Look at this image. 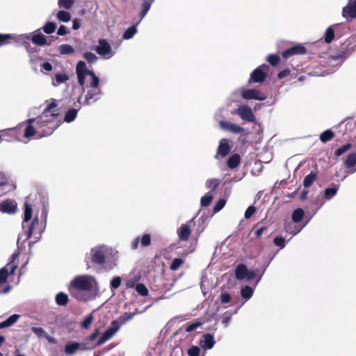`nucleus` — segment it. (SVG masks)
Segmentation results:
<instances>
[{
	"label": "nucleus",
	"mask_w": 356,
	"mask_h": 356,
	"mask_svg": "<svg viewBox=\"0 0 356 356\" xmlns=\"http://www.w3.org/2000/svg\"><path fill=\"white\" fill-rule=\"evenodd\" d=\"M317 175L316 173L314 172H311L309 175H307L303 180V186L305 188L309 187L316 179Z\"/></svg>",
	"instance_id": "31"
},
{
	"label": "nucleus",
	"mask_w": 356,
	"mask_h": 356,
	"mask_svg": "<svg viewBox=\"0 0 356 356\" xmlns=\"http://www.w3.org/2000/svg\"><path fill=\"white\" fill-rule=\"evenodd\" d=\"M307 53V49L302 44H297L284 51L282 54L285 59L294 55H302Z\"/></svg>",
	"instance_id": "12"
},
{
	"label": "nucleus",
	"mask_w": 356,
	"mask_h": 356,
	"mask_svg": "<svg viewBox=\"0 0 356 356\" xmlns=\"http://www.w3.org/2000/svg\"><path fill=\"white\" fill-rule=\"evenodd\" d=\"M152 238L149 234H144L142 236H138L131 242V248L136 250L138 248L139 243L141 247H147L151 244Z\"/></svg>",
	"instance_id": "14"
},
{
	"label": "nucleus",
	"mask_w": 356,
	"mask_h": 356,
	"mask_svg": "<svg viewBox=\"0 0 356 356\" xmlns=\"http://www.w3.org/2000/svg\"><path fill=\"white\" fill-rule=\"evenodd\" d=\"M55 300L56 304L59 306H66L69 302L67 295L63 292H60L56 294Z\"/></svg>",
	"instance_id": "27"
},
{
	"label": "nucleus",
	"mask_w": 356,
	"mask_h": 356,
	"mask_svg": "<svg viewBox=\"0 0 356 356\" xmlns=\"http://www.w3.org/2000/svg\"><path fill=\"white\" fill-rule=\"evenodd\" d=\"M99 334V328H95L93 330L92 333L86 339L87 341H88L89 342L95 341L97 338Z\"/></svg>",
	"instance_id": "64"
},
{
	"label": "nucleus",
	"mask_w": 356,
	"mask_h": 356,
	"mask_svg": "<svg viewBox=\"0 0 356 356\" xmlns=\"http://www.w3.org/2000/svg\"><path fill=\"white\" fill-rule=\"evenodd\" d=\"M213 200V195L208 193L201 198V205L202 207H208Z\"/></svg>",
	"instance_id": "52"
},
{
	"label": "nucleus",
	"mask_w": 356,
	"mask_h": 356,
	"mask_svg": "<svg viewBox=\"0 0 356 356\" xmlns=\"http://www.w3.org/2000/svg\"><path fill=\"white\" fill-rule=\"evenodd\" d=\"M137 28L136 26L134 25L129 27L123 34V38L125 40H129L133 38V36L136 33Z\"/></svg>",
	"instance_id": "42"
},
{
	"label": "nucleus",
	"mask_w": 356,
	"mask_h": 356,
	"mask_svg": "<svg viewBox=\"0 0 356 356\" xmlns=\"http://www.w3.org/2000/svg\"><path fill=\"white\" fill-rule=\"evenodd\" d=\"M241 161V156L236 153L228 158L227 165L229 169H235L240 165Z\"/></svg>",
	"instance_id": "21"
},
{
	"label": "nucleus",
	"mask_w": 356,
	"mask_h": 356,
	"mask_svg": "<svg viewBox=\"0 0 356 356\" xmlns=\"http://www.w3.org/2000/svg\"><path fill=\"white\" fill-rule=\"evenodd\" d=\"M98 45L95 47L96 52L102 56H106L110 55L111 57L112 54V49L110 44L104 39H100L98 41Z\"/></svg>",
	"instance_id": "10"
},
{
	"label": "nucleus",
	"mask_w": 356,
	"mask_h": 356,
	"mask_svg": "<svg viewBox=\"0 0 356 356\" xmlns=\"http://www.w3.org/2000/svg\"><path fill=\"white\" fill-rule=\"evenodd\" d=\"M202 325V322H200L198 320H195V322H193L192 323H187L185 325L186 326L185 330L187 332H191L195 330V329H197L198 327H200Z\"/></svg>",
	"instance_id": "46"
},
{
	"label": "nucleus",
	"mask_w": 356,
	"mask_h": 356,
	"mask_svg": "<svg viewBox=\"0 0 356 356\" xmlns=\"http://www.w3.org/2000/svg\"><path fill=\"white\" fill-rule=\"evenodd\" d=\"M76 73L77 75L78 83L82 86L83 90H84L86 76L88 75L91 76L90 86L92 87V89L89 90L87 92L84 99V104H90L91 100L92 99L94 102L97 101L99 99L97 96L101 94V90L97 88L99 83V77L95 74L93 70H88L86 63L81 60L79 61L76 64Z\"/></svg>",
	"instance_id": "1"
},
{
	"label": "nucleus",
	"mask_w": 356,
	"mask_h": 356,
	"mask_svg": "<svg viewBox=\"0 0 356 356\" xmlns=\"http://www.w3.org/2000/svg\"><path fill=\"white\" fill-rule=\"evenodd\" d=\"M352 147V145L350 143H347L342 147L338 148L334 152V155L336 156H340L343 154H344L346 152H347L348 149H350Z\"/></svg>",
	"instance_id": "51"
},
{
	"label": "nucleus",
	"mask_w": 356,
	"mask_h": 356,
	"mask_svg": "<svg viewBox=\"0 0 356 356\" xmlns=\"http://www.w3.org/2000/svg\"><path fill=\"white\" fill-rule=\"evenodd\" d=\"M241 96L244 99H256L263 101L266 99V96L257 89H245L241 92Z\"/></svg>",
	"instance_id": "8"
},
{
	"label": "nucleus",
	"mask_w": 356,
	"mask_h": 356,
	"mask_svg": "<svg viewBox=\"0 0 356 356\" xmlns=\"http://www.w3.org/2000/svg\"><path fill=\"white\" fill-rule=\"evenodd\" d=\"M31 330L33 333H35L39 338L45 337L47 338L49 341H51L52 338L49 337L44 330L42 327H33L31 328Z\"/></svg>",
	"instance_id": "36"
},
{
	"label": "nucleus",
	"mask_w": 356,
	"mask_h": 356,
	"mask_svg": "<svg viewBox=\"0 0 356 356\" xmlns=\"http://www.w3.org/2000/svg\"><path fill=\"white\" fill-rule=\"evenodd\" d=\"M136 290L140 295L143 296H147L148 295V289L143 283H138L136 285Z\"/></svg>",
	"instance_id": "47"
},
{
	"label": "nucleus",
	"mask_w": 356,
	"mask_h": 356,
	"mask_svg": "<svg viewBox=\"0 0 356 356\" xmlns=\"http://www.w3.org/2000/svg\"><path fill=\"white\" fill-rule=\"evenodd\" d=\"M347 168H352L356 165V153L349 154L345 161Z\"/></svg>",
	"instance_id": "43"
},
{
	"label": "nucleus",
	"mask_w": 356,
	"mask_h": 356,
	"mask_svg": "<svg viewBox=\"0 0 356 356\" xmlns=\"http://www.w3.org/2000/svg\"><path fill=\"white\" fill-rule=\"evenodd\" d=\"M334 137V133L332 130L327 129L321 134L320 140L322 143H325L332 140Z\"/></svg>",
	"instance_id": "30"
},
{
	"label": "nucleus",
	"mask_w": 356,
	"mask_h": 356,
	"mask_svg": "<svg viewBox=\"0 0 356 356\" xmlns=\"http://www.w3.org/2000/svg\"><path fill=\"white\" fill-rule=\"evenodd\" d=\"M274 244L280 248H284L286 245L285 239L282 237H275L273 241Z\"/></svg>",
	"instance_id": "60"
},
{
	"label": "nucleus",
	"mask_w": 356,
	"mask_h": 356,
	"mask_svg": "<svg viewBox=\"0 0 356 356\" xmlns=\"http://www.w3.org/2000/svg\"><path fill=\"white\" fill-rule=\"evenodd\" d=\"M334 38V31L333 27L331 26L328 27L325 31L324 35L325 42L330 44Z\"/></svg>",
	"instance_id": "38"
},
{
	"label": "nucleus",
	"mask_w": 356,
	"mask_h": 356,
	"mask_svg": "<svg viewBox=\"0 0 356 356\" xmlns=\"http://www.w3.org/2000/svg\"><path fill=\"white\" fill-rule=\"evenodd\" d=\"M75 0H58V5L60 8L70 10L74 5Z\"/></svg>",
	"instance_id": "40"
},
{
	"label": "nucleus",
	"mask_w": 356,
	"mask_h": 356,
	"mask_svg": "<svg viewBox=\"0 0 356 356\" xmlns=\"http://www.w3.org/2000/svg\"><path fill=\"white\" fill-rule=\"evenodd\" d=\"M58 106L56 100H53L44 110L42 114L49 115V113H56L54 108H56Z\"/></svg>",
	"instance_id": "49"
},
{
	"label": "nucleus",
	"mask_w": 356,
	"mask_h": 356,
	"mask_svg": "<svg viewBox=\"0 0 356 356\" xmlns=\"http://www.w3.org/2000/svg\"><path fill=\"white\" fill-rule=\"evenodd\" d=\"M339 190V185L334 186L331 188H327L324 192V197L326 200H330L337 193Z\"/></svg>",
	"instance_id": "33"
},
{
	"label": "nucleus",
	"mask_w": 356,
	"mask_h": 356,
	"mask_svg": "<svg viewBox=\"0 0 356 356\" xmlns=\"http://www.w3.org/2000/svg\"><path fill=\"white\" fill-rule=\"evenodd\" d=\"M16 134H17V129H10L1 131L0 135L4 136H3L4 138H2V141L12 142L15 140Z\"/></svg>",
	"instance_id": "23"
},
{
	"label": "nucleus",
	"mask_w": 356,
	"mask_h": 356,
	"mask_svg": "<svg viewBox=\"0 0 356 356\" xmlns=\"http://www.w3.org/2000/svg\"><path fill=\"white\" fill-rule=\"evenodd\" d=\"M59 113H51L50 115L42 114L35 118V126L38 129V136L40 138L51 135L58 127L56 120Z\"/></svg>",
	"instance_id": "3"
},
{
	"label": "nucleus",
	"mask_w": 356,
	"mask_h": 356,
	"mask_svg": "<svg viewBox=\"0 0 356 356\" xmlns=\"http://www.w3.org/2000/svg\"><path fill=\"white\" fill-rule=\"evenodd\" d=\"M188 356H199L200 353V348L197 346H193L188 349Z\"/></svg>",
	"instance_id": "55"
},
{
	"label": "nucleus",
	"mask_w": 356,
	"mask_h": 356,
	"mask_svg": "<svg viewBox=\"0 0 356 356\" xmlns=\"http://www.w3.org/2000/svg\"><path fill=\"white\" fill-rule=\"evenodd\" d=\"M234 113L238 115L243 120L250 122H253L255 121V117L251 108L246 105L240 106L235 111Z\"/></svg>",
	"instance_id": "7"
},
{
	"label": "nucleus",
	"mask_w": 356,
	"mask_h": 356,
	"mask_svg": "<svg viewBox=\"0 0 356 356\" xmlns=\"http://www.w3.org/2000/svg\"><path fill=\"white\" fill-rule=\"evenodd\" d=\"M19 318V314H13L8 317L6 320L0 323V329L10 327L13 325Z\"/></svg>",
	"instance_id": "25"
},
{
	"label": "nucleus",
	"mask_w": 356,
	"mask_h": 356,
	"mask_svg": "<svg viewBox=\"0 0 356 356\" xmlns=\"http://www.w3.org/2000/svg\"><path fill=\"white\" fill-rule=\"evenodd\" d=\"M92 284L87 275L77 276L73 279L68 287L70 295L79 301L87 302L92 298L90 291Z\"/></svg>",
	"instance_id": "2"
},
{
	"label": "nucleus",
	"mask_w": 356,
	"mask_h": 356,
	"mask_svg": "<svg viewBox=\"0 0 356 356\" xmlns=\"http://www.w3.org/2000/svg\"><path fill=\"white\" fill-rule=\"evenodd\" d=\"M68 76L65 74H57L55 79L58 83H64L68 80Z\"/></svg>",
	"instance_id": "62"
},
{
	"label": "nucleus",
	"mask_w": 356,
	"mask_h": 356,
	"mask_svg": "<svg viewBox=\"0 0 356 356\" xmlns=\"http://www.w3.org/2000/svg\"><path fill=\"white\" fill-rule=\"evenodd\" d=\"M135 314V312H125L123 314H122L117 321H118L120 325L125 324L127 322L131 320Z\"/></svg>",
	"instance_id": "34"
},
{
	"label": "nucleus",
	"mask_w": 356,
	"mask_h": 356,
	"mask_svg": "<svg viewBox=\"0 0 356 356\" xmlns=\"http://www.w3.org/2000/svg\"><path fill=\"white\" fill-rule=\"evenodd\" d=\"M231 146L229 143V140L226 138H222L219 142V145L218 147L217 155L216 158H218V155H220L221 157H225L229 154L231 150Z\"/></svg>",
	"instance_id": "18"
},
{
	"label": "nucleus",
	"mask_w": 356,
	"mask_h": 356,
	"mask_svg": "<svg viewBox=\"0 0 356 356\" xmlns=\"http://www.w3.org/2000/svg\"><path fill=\"white\" fill-rule=\"evenodd\" d=\"M241 295L243 298L248 300L253 295V289L249 286H245L241 289Z\"/></svg>",
	"instance_id": "41"
},
{
	"label": "nucleus",
	"mask_w": 356,
	"mask_h": 356,
	"mask_svg": "<svg viewBox=\"0 0 356 356\" xmlns=\"http://www.w3.org/2000/svg\"><path fill=\"white\" fill-rule=\"evenodd\" d=\"M219 184L220 181L217 179H209L207 181V187L212 190H215Z\"/></svg>",
	"instance_id": "54"
},
{
	"label": "nucleus",
	"mask_w": 356,
	"mask_h": 356,
	"mask_svg": "<svg viewBox=\"0 0 356 356\" xmlns=\"http://www.w3.org/2000/svg\"><path fill=\"white\" fill-rule=\"evenodd\" d=\"M192 220L188 221L186 224H181L180 227H179L177 230V234L179 236V238L183 241H187L191 236V223Z\"/></svg>",
	"instance_id": "13"
},
{
	"label": "nucleus",
	"mask_w": 356,
	"mask_h": 356,
	"mask_svg": "<svg viewBox=\"0 0 356 356\" xmlns=\"http://www.w3.org/2000/svg\"><path fill=\"white\" fill-rule=\"evenodd\" d=\"M121 284V278L120 277H115L111 281V289H116Z\"/></svg>",
	"instance_id": "61"
},
{
	"label": "nucleus",
	"mask_w": 356,
	"mask_h": 356,
	"mask_svg": "<svg viewBox=\"0 0 356 356\" xmlns=\"http://www.w3.org/2000/svg\"><path fill=\"white\" fill-rule=\"evenodd\" d=\"M77 113L78 111L76 108H71L68 110L65 113L64 120L68 123L73 122L77 116Z\"/></svg>",
	"instance_id": "32"
},
{
	"label": "nucleus",
	"mask_w": 356,
	"mask_h": 356,
	"mask_svg": "<svg viewBox=\"0 0 356 356\" xmlns=\"http://www.w3.org/2000/svg\"><path fill=\"white\" fill-rule=\"evenodd\" d=\"M91 261L93 264L102 265L106 262V253L102 248L91 250Z\"/></svg>",
	"instance_id": "11"
},
{
	"label": "nucleus",
	"mask_w": 356,
	"mask_h": 356,
	"mask_svg": "<svg viewBox=\"0 0 356 356\" xmlns=\"http://www.w3.org/2000/svg\"><path fill=\"white\" fill-rule=\"evenodd\" d=\"M57 39L58 37L51 36L49 40V42H47L46 38L40 32L34 34L31 37V41L33 42V43L40 46H44L46 44L50 45L52 42L55 41Z\"/></svg>",
	"instance_id": "17"
},
{
	"label": "nucleus",
	"mask_w": 356,
	"mask_h": 356,
	"mask_svg": "<svg viewBox=\"0 0 356 356\" xmlns=\"http://www.w3.org/2000/svg\"><path fill=\"white\" fill-rule=\"evenodd\" d=\"M0 209L8 213L15 212L17 209V204L13 200H6L0 204Z\"/></svg>",
	"instance_id": "20"
},
{
	"label": "nucleus",
	"mask_w": 356,
	"mask_h": 356,
	"mask_svg": "<svg viewBox=\"0 0 356 356\" xmlns=\"http://www.w3.org/2000/svg\"><path fill=\"white\" fill-rule=\"evenodd\" d=\"M83 58L89 63H95L98 58L97 56L92 53V52H89V51H87V52H85L83 54Z\"/></svg>",
	"instance_id": "53"
},
{
	"label": "nucleus",
	"mask_w": 356,
	"mask_h": 356,
	"mask_svg": "<svg viewBox=\"0 0 356 356\" xmlns=\"http://www.w3.org/2000/svg\"><path fill=\"white\" fill-rule=\"evenodd\" d=\"M266 60L272 65L276 66L278 65L280 58L277 54H270L268 56Z\"/></svg>",
	"instance_id": "50"
},
{
	"label": "nucleus",
	"mask_w": 356,
	"mask_h": 356,
	"mask_svg": "<svg viewBox=\"0 0 356 356\" xmlns=\"http://www.w3.org/2000/svg\"><path fill=\"white\" fill-rule=\"evenodd\" d=\"M184 262V259L181 258H175L172 260L170 266V269L173 271L177 270L181 267Z\"/></svg>",
	"instance_id": "45"
},
{
	"label": "nucleus",
	"mask_w": 356,
	"mask_h": 356,
	"mask_svg": "<svg viewBox=\"0 0 356 356\" xmlns=\"http://www.w3.org/2000/svg\"><path fill=\"white\" fill-rule=\"evenodd\" d=\"M80 345L79 342H72L67 343L65 346V353L67 355H71L74 354L78 350H79Z\"/></svg>",
	"instance_id": "26"
},
{
	"label": "nucleus",
	"mask_w": 356,
	"mask_h": 356,
	"mask_svg": "<svg viewBox=\"0 0 356 356\" xmlns=\"http://www.w3.org/2000/svg\"><path fill=\"white\" fill-rule=\"evenodd\" d=\"M220 127L225 130H227L233 134H243L245 129L238 124L232 122L221 120L219 122Z\"/></svg>",
	"instance_id": "16"
},
{
	"label": "nucleus",
	"mask_w": 356,
	"mask_h": 356,
	"mask_svg": "<svg viewBox=\"0 0 356 356\" xmlns=\"http://www.w3.org/2000/svg\"><path fill=\"white\" fill-rule=\"evenodd\" d=\"M58 51L61 55L72 54L74 52V49L70 44H63L59 46Z\"/></svg>",
	"instance_id": "35"
},
{
	"label": "nucleus",
	"mask_w": 356,
	"mask_h": 356,
	"mask_svg": "<svg viewBox=\"0 0 356 356\" xmlns=\"http://www.w3.org/2000/svg\"><path fill=\"white\" fill-rule=\"evenodd\" d=\"M215 343L214 337L211 334H204L200 340V345L203 349L209 350L213 347Z\"/></svg>",
	"instance_id": "19"
},
{
	"label": "nucleus",
	"mask_w": 356,
	"mask_h": 356,
	"mask_svg": "<svg viewBox=\"0 0 356 356\" xmlns=\"http://www.w3.org/2000/svg\"><path fill=\"white\" fill-rule=\"evenodd\" d=\"M256 209L254 206L251 205L248 207L245 212V218L246 219L250 218L254 213Z\"/></svg>",
	"instance_id": "63"
},
{
	"label": "nucleus",
	"mask_w": 356,
	"mask_h": 356,
	"mask_svg": "<svg viewBox=\"0 0 356 356\" xmlns=\"http://www.w3.org/2000/svg\"><path fill=\"white\" fill-rule=\"evenodd\" d=\"M154 1L155 0H143L141 5L142 10L140 13V17L141 19H143L147 15Z\"/></svg>",
	"instance_id": "28"
},
{
	"label": "nucleus",
	"mask_w": 356,
	"mask_h": 356,
	"mask_svg": "<svg viewBox=\"0 0 356 356\" xmlns=\"http://www.w3.org/2000/svg\"><path fill=\"white\" fill-rule=\"evenodd\" d=\"M305 211L301 208H298L292 213L291 218L294 222H300L304 218Z\"/></svg>",
	"instance_id": "29"
},
{
	"label": "nucleus",
	"mask_w": 356,
	"mask_h": 356,
	"mask_svg": "<svg viewBox=\"0 0 356 356\" xmlns=\"http://www.w3.org/2000/svg\"><path fill=\"white\" fill-rule=\"evenodd\" d=\"M269 69L268 65L266 64H262L259 66L256 69H254L252 73L250 74V79L248 80V83H261L265 81L267 74L265 70H268Z\"/></svg>",
	"instance_id": "4"
},
{
	"label": "nucleus",
	"mask_w": 356,
	"mask_h": 356,
	"mask_svg": "<svg viewBox=\"0 0 356 356\" xmlns=\"http://www.w3.org/2000/svg\"><path fill=\"white\" fill-rule=\"evenodd\" d=\"M247 273V266L243 264H240L236 266L235 269V277L238 280H244Z\"/></svg>",
	"instance_id": "22"
},
{
	"label": "nucleus",
	"mask_w": 356,
	"mask_h": 356,
	"mask_svg": "<svg viewBox=\"0 0 356 356\" xmlns=\"http://www.w3.org/2000/svg\"><path fill=\"white\" fill-rule=\"evenodd\" d=\"M94 320V317L92 313L88 314L84 320L81 322V327L85 330H88Z\"/></svg>",
	"instance_id": "44"
},
{
	"label": "nucleus",
	"mask_w": 356,
	"mask_h": 356,
	"mask_svg": "<svg viewBox=\"0 0 356 356\" xmlns=\"http://www.w3.org/2000/svg\"><path fill=\"white\" fill-rule=\"evenodd\" d=\"M17 257V254H13L12 255V261L10 263H8L6 266L0 269V285L3 284L6 282L9 275H13L15 273V271L17 268V264H14L13 261Z\"/></svg>",
	"instance_id": "6"
},
{
	"label": "nucleus",
	"mask_w": 356,
	"mask_h": 356,
	"mask_svg": "<svg viewBox=\"0 0 356 356\" xmlns=\"http://www.w3.org/2000/svg\"><path fill=\"white\" fill-rule=\"evenodd\" d=\"M13 36L11 34H1L0 33V45L7 44Z\"/></svg>",
	"instance_id": "59"
},
{
	"label": "nucleus",
	"mask_w": 356,
	"mask_h": 356,
	"mask_svg": "<svg viewBox=\"0 0 356 356\" xmlns=\"http://www.w3.org/2000/svg\"><path fill=\"white\" fill-rule=\"evenodd\" d=\"M42 29L45 33L51 34L56 31V24L52 22H48Z\"/></svg>",
	"instance_id": "39"
},
{
	"label": "nucleus",
	"mask_w": 356,
	"mask_h": 356,
	"mask_svg": "<svg viewBox=\"0 0 356 356\" xmlns=\"http://www.w3.org/2000/svg\"><path fill=\"white\" fill-rule=\"evenodd\" d=\"M32 218V207L31 205L25 203L24 204V216L22 227L24 229L26 227V223H28Z\"/></svg>",
	"instance_id": "24"
},
{
	"label": "nucleus",
	"mask_w": 356,
	"mask_h": 356,
	"mask_svg": "<svg viewBox=\"0 0 356 356\" xmlns=\"http://www.w3.org/2000/svg\"><path fill=\"white\" fill-rule=\"evenodd\" d=\"M57 18L63 22H67L71 19V14L66 10H60L56 15Z\"/></svg>",
	"instance_id": "37"
},
{
	"label": "nucleus",
	"mask_w": 356,
	"mask_h": 356,
	"mask_svg": "<svg viewBox=\"0 0 356 356\" xmlns=\"http://www.w3.org/2000/svg\"><path fill=\"white\" fill-rule=\"evenodd\" d=\"M226 200L224 199L219 200L213 207V211L217 213L220 211L225 205Z\"/></svg>",
	"instance_id": "57"
},
{
	"label": "nucleus",
	"mask_w": 356,
	"mask_h": 356,
	"mask_svg": "<svg viewBox=\"0 0 356 356\" xmlns=\"http://www.w3.org/2000/svg\"><path fill=\"white\" fill-rule=\"evenodd\" d=\"M38 222V217H35L33 221L29 224L28 229L26 230V234L27 235V238H30L33 234L35 224Z\"/></svg>",
	"instance_id": "48"
},
{
	"label": "nucleus",
	"mask_w": 356,
	"mask_h": 356,
	"mask_svg": "<svg viewBox=\"0 0 356 356\" xmlns=\"http://www.w3.org/2000/svg\"><path fill=\"white\" fill-rule=\"evenodd\" d=\"M79 345H80L79 350H83V351L92 350L97 346H96V344L95 346H89V341H87V339H86V341H84L83 343H79Z\"/></svg>",
	"instance_id": "58"
},
{
	"label": "nucleus",
	"mask_w": 356,
	"mask_h": 356,
	"mask_svg": "<svg viewBox=\"0 0 356 356\" xmlns=\"http://www.w3.org/2000/svg\"><path fill=\"white\" fill-rule=\"evenodd\" d=\"M342 15L348 20L356 18V0H348L347 6L342 10Z\"/></svg>",
	"instance_id": "9"
},
{
	"label": "nucleus",
	"mask_w": 356,
	"mask_h": 356,
	"mask_svg": "<svg viewBox=\"0 0 356 356\" xmlns=\"http://www.w3.org/2000/svg\"><path fill=\"white\" fill-rule=\"evenodd\" d=\"M220 302L223 304L229 303L232 300L231 295L227 292H222L220 296Z\"/></svg>",
	"instance_id": "56"
},
{
	"label": "nucleus",
	"mask_w": 356,
	"mask_h": 356,
	"mask_svg": "<svg viewBox=\"0 0 356 356\" xmlns=\"http://www.w3.org/2000/svg\"><path fill=\"white\" fill-rule=\"evenodd\" d=\"M120 325L118 321L114 320L111 322V326L102 334L100 338L97 340L96 346H101L106 341L111 339L114 334L120 330Z\"/></svg>",
	"instance_id": "5"
},
{
	"label": "nucleus",
	"mask_w": 356,
	"mask_h": 356,
	"mask_svg": "<svg viewBox=\"0 0 356 356\" xmlns=\"http://www.w3.org/2000/svg\"><path fill=\"white\" fill-rule=\"evenodd\" d=\"M33 123L35 124V118H30L24 122V124H26V127L24 130V138H29L35 135L38 136V129L36 128V126L34 127L33 125Z\"/></svg>",
	"instance_id": "15"
}]
</instances>
